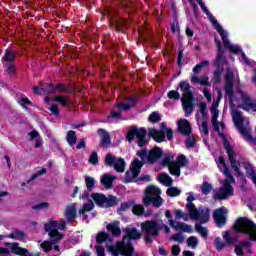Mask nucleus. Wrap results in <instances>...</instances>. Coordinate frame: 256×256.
<instances>
[{
    "label": "nucleus",
    "instance_id": "41",
    "mask_svg": "<svg viewBox=\"0 0 256 256\" xmlns=\"http://www.w3.org/2000/svg\"><path fill=\"white\" fill-rule=\"evenodd\" d=\"M223 239L225 240L226 245H233V243L237 241L236 238L231 237V233H229V231L223 233Z\"/></svg>",
    "mask_w": 256,
    "mask_h": 256
},
{
    "label": "nucleus",
    "instance_id": "8",
    "mask_svg": "<svg viewBox=\"0 0 256 256\" xmlns=\"http://www.w3.org/2000/svg\"><path fill=\"white\" fill-rule=\"evenodd\" d=\"M234 229L237 233L248 235L251 241H256V224L249 218H239L234 225Z\"/></svg>",
    "mask_w": 256,
    "mask_h": 256
},
{
    "label": "nucleus",
    "instance_id": "61",
    "mask_svg": "<svg viewBox=\"0 0 256 256\" xmlns=\"http://www.w3.org/2000/svg\"><path fill=\"white\" fill-rule=\"evenodd\" d=\"M97 256H105V248L101 245L95 246Z\"/></svg>",
    "mask_w": 256,
    "mask_h": 256
},
{
    "label": "nucleus",
    "instance_id": "14",
    "mask_svg": "<svg viewBox=\"0 0 256 256\" xmlns=\"http://www.w3.org/2000/svg\"><path fill=\"white\" fill-rule=\"evenodd\" d=\"M92 199L98 205V207H113L117 205V198L113 195H109L108 197L102 193H93Z\"/></svg>",
    "mask_w": 256,
    "mask_h": 256
},
{
    "label": "nucleus",
    "instance_id": "15",
    "mask_svg": "<svg viewBox=\"0 0 256 256\" xmlns=\"http://www.w3.org/2000/svg\"><path fill=\"white\" fill-rule=\"evenodd\" d=\"M193 205L190 206V219L193 221H199V223H207L211 219L209 214V208H199L195 207L192 209Z\"/></svg>",
    "mask_w": 256,
    "mask_h": 256
},
{
    "label": "nucleus",
    "instance_id": "21",
    "mask_svg": "<svg viewBox=\"0 0 256 256\" xmlns=\"http://www.w3.org/2000/svg\"><path fill=\"white\" fill-rule=\"evenodd\" d=\"M213 219L218 227H223L227 221V208L221 207L213 213Z\"/></svg>",
    "mask_w": 256,
    "mask_h": 256
},
{
    "label": "nucleus",
    "instance_id": "7",
    "mask_svg": "<svg viewBox=\"0 0 256 256\" xmlns=\"http://www.w3.org/2000/svg\"><path fill=\"white\" fill-rule=\"evenodd\" d=\"M141 231L145 235L146 243H151L154 237L159 235V231H161V220H147L140 224Z\"/></svg>",
    "mask_w": 256,
    "mask_h": 256
},
{
    "label": "nucleus",
    "instance_id": "28",
    "mask_svg": "<svg viewBox=\"0 0 256 256\" xmlns=\"http://www.w3.org/2000/svg\"><path fill=\"white\" fill-rule=\"evenodd\" d=\"M98 135H100L101 137L102 147H107L108 145H111V137L109 136V133L105 131V129H99Z\"/></svg>",
    "mask_w": 256,
    "mask_h": 256
},
{
    "label": "nucleus",
    "instance_id": "17",
    "mask_svg": "<svg viewBox=\"0 0 256 256\" xmlns=\"http://www.w3.org/2000/svg\"><path fill=\"white\" fill-rule=\"evenodd\" d=\"M165 217L167 219H169L168 220L169 225H170V227L175 229V231H184V233H193V227H191V225L171 219V211L170 210H167L165 212Z\"/></svg>",
    "mask_w": 256,
    "mask_h": 256
},
{
    "label": "nucleus",
    "instance_id": "54",
    "mask_svg": "<svg viewBox=\"0 0 256 256\" xmlns=\"http://www.w3.org/2000/svg\"><path fill=\"white\" fill-rule=\"evenodd\" d=\"M89 163L91 165H97V163H99V156H98L97 152H92V154L90 155V158H89Z\"/></svg>",
    "mask_w": 256,
    "mask_h": 256
},
{
    "label": "nucleus",
    "instance_id": "38",
    "mask_svg": "<svg viewBox=\"0 0 256 256\" xmlns=\"http://www.w3.org/2000/svg\"><path fill=\"white\" fill-rule=\"evenodd\" d=\"M85 185L88 191H91L92 189H95V178L91 176H85L84 177Z\"/></svg>",
    "mask_w": 256,
    "mask_h": 256
},
{
    "label": "nucleus",
    "instance_id": "44",
    "mask_svg": "<svg viewBox=\"0 0 256 256\" xmlns=\"http://www.w3.org/2000/svg\"><path fill=\"white\" fill-rule=\"evenodd\" d=\"M195 229L197 231V233H199L200 235H202V237H207L209 231L207 230V228L201 226V224H196L195 225Z\"/></svg>",
    "mask_w": 256,
    "mask_h": 256
},
{
    "label": "nucleus",
    "instance_id": "51",
    "mask_svg": "<svg viewBox=\"0 0 256 256\" xmlns=\"http://www.w3.org/2000/svg\"><path fill=\"white\" fill-rule=\"evenodd\" d=\"M148 119L151 123H157L161 121V115L158 112H153L150 114Z\"/></svg>",
    "mask_w": 256,
    "mask_h": 256
},
{
    "label": "nucleus",
    "instance_id": "39",
    "mask_svg": "<svg viewBox=\"0 0 256 256\" xmlns=\"http://www.w3.org/2000/svg\"><path fill=\"white\" fill-rule=\"evenodd\" d=\"M193 201H195V196L193 195V192H189L187 197V204H186V208L188 209V212L191 211V209H195V204H193ZM191 205H192V208H191Z\"/></svg>",
    "mask_w": 256,
    "mask_h": 256
},
{
    "label": "nucleus",
    "instance_id": "5",
    "mask_svg": "<svg viewBox=\"0 0 256 256\" xmlns=\"http://www.w3.org/2000/svg\"><path fill=\"white\" fill-rule=\"evenodd\" d=\"M216 164L220 171L223 173L224 177H226V179L220 182L222 186L215 191L214 199L225 200L228 199V197H233L235 189H233L231 183H235V178L233 177V175H231V171L225 163V158L220 156L218 160H216Z\"/></svg>",
    "mask_w": 256,
    "mask_h": 256
},
{
    "label": "nucleus",
    "instance_id": "1",
    "mask_svg": "<svg viewBox=\"0 0 256 256\" xmlns=\"http://www.w3.org/2000/svg\"><path fill=\"white\" fill-rule=\"evenodd\" d=\"M225 91L226 97H228L231 104L232 119L236 125L238 131L245 137L249 139L251 137V127H249V119L243 117L241 112H239L235 107H240L244 111H251L254 109L253 100L249 97V94L242 90H238L236 93L233 92V83H239V73L235 68H227L225 75Z\"/></svg>",
    "mask_w": 256,
    "mask_h": 256
},
{
    "label": "nucleus",
    "instance_id": "42",
    "mask_svg": "<svg viewBox=\"0 0 256 256\" xmlns=\"http://www.w3.org/2000/svg\"><path fill=\"white\" fill-rule=\"evenodd\" d=\"M166 193L169 197H177L181 195V190H179V188L170 187L167 189Z\"/></svg>",
    "mask_w": 256,
    "mask_h": 256
},
{
    "label": "nucleus",
    "instance_id": "31",
    "mask_svg": "<svg viewBox=\"0 0 256 256\" xmlns=\"http://www.w3.org/2000/svg\"><path fill=\"white\" fill-rule=\"evenodd\" d=\"M28 137L30 141L35 140V148L38 149V147H41V136H39V132L33 130L28 133Z\"/></svg>",
    "mask_w": 256,
    "mask_h": 256
},
{
    "label": "nucleus",
    "instance_id": "56",
    "mask_svg": "<svg viewBox=\"0 0 256 256\" xmlns=\"http://www.w3.org/2000/svg\"><path fill=\"white\" fill-rule=\"evenodd\" d=\"M172 241H176L177 243H183L185 241V237L183 234H174L171 236Z\"/></svg>",
    "mask_w": 256,
    "mask_h": 256
},
{
    "label": "nucleus",
    "instance_id": "19",
    "mask_svg": "<svg viewBox=\"0 0 256 256\" xmlns=\"http://www.w3.org/2000/svg\"><path fill=\"white\" fill-rule=\"evenodd\" d=\"M161 130H157L155 128H149L148 129V135L149 137H152V139H154V141H156L157 143H161L162 141L165 140V132L167 131V124L165 122H162L160 124Z\"/></svg>",
    "mask_w": 256,
    "mask_h": 256
},
{
    "label": "nucleus",
    "instance_id": "22",
    "mask_svg": "<svg viewBox=\"0 0 256 256\" xmlns=\"http://www.w3.org/2000/svg\"><path fill=\"white\" fill-rule=\"evenodd\" d=\"M64 217L68 221V223H71V221H75V217H77V204H70L66 207L64 212Z\"/></svg>",
    "mask_w": 256,
    "mask_h": 256
},
{
    "label": "nucleus",
    "instance_id": "24",
    "mask_svg": "<svg viewBox=\"0 0 256 256\" xmlns=\"http://www.w3.org/2000/svg\"><path fill=\"white\" fill-rule=\"evenodd\" d=\"M14 239L15 241H22L25 243L27 241V234L21 230H13L10 235L4 236V239Z\"/></svg>",
    "mask_w": 256,
    "mask_h": 256
},
{
    "label": "nucleus",
    "instance_id": "25",
    "mask_svg": "<svg viewBox=\"0 0 256 256\" xmlns=\"http://www.w3.org/2000/svg\"><path fill=\"white\" fill-rule=\"evenodd\" d=\"M191 82L198 83V85H202L204 87L211 86V83H209V76L207 75H203V76L192 75Z\"/></svg>",
    "mask_w": 256,
    "mask_h": 256
},
{
    "label": "nucleus",
    "instance_id": "40",
    "mask_svg": "<svg viewBox=\"0 0 256 256\" xmlns=\"http://www.w3.org/2000/svg\"><path fill=\"white\" fill-rule=\"evenodd\" d=\"M187 245L188 247H191V249H197V245H199V239L195 236H191L187 239Z\"/></svg>",
    "mask_w": 256,
    "mask_h": 256
},
{
    "label": "nucleus",
    "instance_id": "50",
    "mask_svg": "<svg viewBox=\"0 0 256 256\" xmlns=\"http://www.w3.org/2000/svg\"><path fill=\"white\" fill-rule=\"evenodd\" d=\"M117 160V158H115V156L111 155V154H107L105 157V164L108 165L109 167L115 165V161Z\"/></svg>",
    "mask_w": 256,
    "mask_h": 256
},
{
    "label": "nucleus",
    "instance_id": "27",
    "mask_svg": "<svg viewBox=\"0 0 256 256\" xmlns=\"http://www.w3.org/2000/svg\"><path fill=\"white\" fill-rule=\"evenodd\" d=\"M179 89L182 93V97H193V94L191 93V84H189V82L181 81Z\"/></svg>",
    "mask_w": 256,
    "mask_h": 256
},
{
    "label": "nucleus",
    "instance_id": "37",
    "mask_svg": "<svg viewBox=\"0 0 256 256\" xmlns=\"http://www.w3.org/2000/svg\"><path fill=\"white\" fill-rule=\"evenodd\" d=\"M251 245L250 242H241L240 244H238L235 247V253L237 256H243V249H245V247H249Z\"/></svg>",
    "mask_w": 256,
    "mask_h": 256
},
{
    "label": "nucleus",
    "instance_id": "6",
    "mask_svg": "<svg viewBox=\"0 0 256 256\" xmlns=\"http://www.w3.org/2000/svg\"><path fill=\"white\" fill-rule=\"evenodd\" d=\"M65 227H67V223L63 220L59 222L54 219H50L44 224L45 232L49 237V240L41 243V247L44 251H51V249H53V245H57V243L63 239L64 235L60 231H65Z\"/></svg>",
    "mask_w": 256,
    "mask_h": 256
},
{
    "label": "nucleus",
    "instance_id": "16",
    "mask_svg": "<svg viewBox=\"0 0 256 256\" xmlns=\"http://www.w3.org/2000/svg\"><path fill=\"white\" fill-rule=\"evenodd\" d=\"M3 239H5V235H0V241ZM10 253L21 256L29 255L27 249L19 247L18 243L9 244V248L0 247V255H9Z\"/></svg>",
    "mask_w": 256,
    "mask_h": 256
},
{
    "label": "nucleus",
    "instance_id": "63",
    "mask_svg": "<svg viewBox=\"0 0 256 256\" xmlns=\"http://www.w3.org/2000/svg\"><path fill=\"white\" fill-rule=\"evenodd\" d=\"M171 253L173 256H179V253H181V247H179V245H173Z\"/></svg>",
    "mask_w": 256,
    "mask_h": 256
},
{
    "label": "nucleus",
    "instance_id": "57",
    "mask_svg": "<svg viewBox=\"0 0 256 256\" xmlns=\"http://www.w3.org/2000/svg\"><path fill=\"white\" fill-rule=\"evenodd\" d=\"M48 206L49 204L47 202H42L40 204L34 205L32 209H34L35 211H41L43 209H47Z\"/></svg>",
    "mask_w": 256,
    "mask_h": 256
},
{
    "label": "nucleus",
    "instance_id": "46",
    "mask_svg": "<svg viewBox=\"0 0 256 256\" xmlns=\"http://www.w3.org/2000/svg\"><path fill=\"white\" fill-rule=\"evenodd\" d=\"M174 213H175L176 219H183V221H189V215L184 213L183 211L175 210Z\"/></svg>",
    "mask_w": 256,
    "mask_h": 256
},
{
    "label": "nucleus",
    "instance_id": "23",
    "mask_svg": "<svg viewBox=\"0 0 256 256\" xmlns=\"http://www.w3.org/2000/svg\"><path fill=\"white\" fill-rule=\"evenodd\" d=\"M182 107L186 113V117H189L193 113V96L182 97Z\"/></svg>",
    "mask_w": 256,
    "mask_h": 256
},
{
    "label": "nucleus",
    "instance_id": "26",
    "mask_svg": "<svg viewBox=\"0 0 256 256\" xmlns=\"http://www.w3.org/2000/svg\"><path fill=\"white\" fill-rule=\"evenodd\" d=\"M178 129L182 135H191V124L186 119L178 122Z\"/></svg>",
    "mask_w": 256,
    "mask_h": 256
},
{
    "label": "nucleus",
    "instance_id": "32",
    "mask_svg": "<svg viewBox=\"0 0 256 256\" xmlns=\"http://www.w3.org/2000/svg\"><path fill=\"white\" fill-rule=\"evenodd\" d=\"M115 171L117 173H124L125 172V160L123 158H116V161L113 165Z\"/></svg>",
    "mask_w": 256,
    "mask_h": 256
},
{
    "label": "nucleus",
    "instance_id": "59",
    "mask_svg": "<svg viewBox=\"0 0 256 256\" xmlns=\"http://www.w3.org/2000/svg\"><path fill=\"white\" fill-rule=\"evenodd\" d=\"M186 147L187 149H191L195 147V138L193 136H189L186 140Z\"/></svg>",
    "mask_w": 256,
    "mask_h": 256
},
{
    "label": "nucleus",
    "instance_id": "9",
    "mask_svg": "<svg viewBox=\"0 0 256 256\" xmlns=\"http://www.w3.org/2000/svg\"><path fill=\"white\" fill-rule=\"evenodd\" d=\"M162 165H166L169 168L171 175L179 177L181 175V167L187 165V158L181 154L177 157L176 161L173 162V156H167L163 159Z\"/></svg>",
    "mask_w": 256,
    "mask_h": 256
},
{
    "label": "nucleus",
    "instance_id": "4",
    "mask_svg": "<svg viewBox=\"0 0 256 256\" xmlns=\"http://www.w3.org/2000/svg\"><path fill=\"white\" fill-rule=\"evenodd\" d=\"M124 236L123 241L117 242L115 246H109L108 251L112 253L113 256H133V245L131 241H139L141 239L142 234L137 228L127 227L123 230Z\"/></svg>",
    "mask_w": 256,
    "mask_h": 256
},
{
    "label": "nucleus",
    "instance_id": "34",
    "mask_svg": "<svg viewBox=\"0 0 256 256\" xmlns=\"http://www.w3.org/2000/svg\"><path fill=\"white\" fill-rule=\"evenodd\" d=\"M66 141L70 147H74L77 143V134H75V131L70 130L66 134Z\"/></svg>",
    "mask_w": 256,
    "mask_h": 256
},
{
    "label": "nucleus",
    "instance_id": "33",
    "mask_svg": "<svg viewBox=\"0 0 256 256\" xmlns=\"http://www.w3.org/2000/svg\"><path fill=\"white\" fill-rule=\"evenodd\" d=\"M158 181L162 185H165V187H171V185H173V179H171L168 174H160L158 176Z\"/></svg>",
    "mask_w": 256,
    "mask_h": 256
},
{
    "label": "nucleus",
    "instance_id": "11",
    "mask_svg": "<svg viewBox=\"0 0 256 256\" xmlns=\"http://www.w3.org/2000/svg\"><path fill=\"white\" fill-rule=\"evenodd\" d=\"M196 121L201 133L209 135V127L207 126L209 116L207 115V104L205 102H202L199 105V111L196 114Z\"/></svg>",
    "mask_w": 256,
    "mask_h": 256
},
{
    "label": "nucleus",
    "instance_id": "18",
    "mask_svg": "<svg viewBox=\"0 0 256 256\" xmlns=\"http://www.w3.org/2000/svg\"><path fill=\"white\" fill-rule=\"evenodd\" d=\"M219 101L213 102L210 108V113L212 115V127L218 132L221 133L225 129V125L217 121L219 119Z\"/></svg>",
    "mask_w": 256,
    "mask_h": 256
},
{
    "label": "nucleus",
    "instance_id": "12",
    "mask_svg": "<svg viewBox=\"0 0 256 256\" xmlns=\"http://www.w3.org/2000/svg\"><path fill=\"white\" fill-rule=\"evenodd\" d=\"M137 103V98L131 96L126 103H116V106L112 109L108 119L110 123L113 122V119H119L121 117V111H129L131 107H134Z\"/></svg>",
    "mask_w": 256,
    "mask_h": 256
},
{
    "label": "nucleus",
    "instance_id": "53",
    "mask_svg": "<svg viewBox=\"0 0 256 256\" xmlns=\"http://www.w3.org/2000/svg\"><path fill=\"white\" fill-rule=\"evenodd\" d=\"M215 245H216L217 251H221L222 249H225L227 244L226 242L221 241V238L218 237L215 239Z\"/></svg>",
    "mask_w": 256,
    "mask_h": 256
},
{
    "label": "nucleus",
    "instance_id": "48",
    "mask_svg": "<svg viewBox=\"0 0 256 256\" xmlns=\"http://www.w3.org/2000/svg\"><path fill=\"white\" fill-rule=\"evenodd\" d=\"M213 190V186H211V184L204 182L202 184V188L201 191L204 195H209V193H211V191Z\"/></svg>",
    "mask_w": 256,
    "mask_h": 256
},
{
    "label": "nucleus",
    "instance_id": "43",
    "mask_svg": "<svg viewBox=\"0 0 256 256\" xmlns=\"http://www.w3.org/2000/svg\"><path fill=\"white\" fill-rule=\"evenodd\" d=\"M3 59L4 61H8V63H12V61H15V53L11 50H6Z\"/></svg>",
    "mask_w": 256,
    "mask_h": 256
},
{
    "label": "nucleus",
    "instance_id": "49",
    "mask_svg": "<svg viewBox=\"0 0 256 256\" xmlns=\"http://www.w3.org/2000/svg\"><path fill=\"white\" fill-rule=\"evenodd\" d=\"M221 75H223V68H217L214 71V83H220L221 82Z\"/></svg>",
    "mask_w": 256,
    "mask_h": 256
},
{
    "label": "nucleus",
    "instance_id": "20",
    "mask_svg": "<svg viewBox=\"0 0 256 256\" xmlns=\"http://www.w3.org/2000/svg\"><path fill=\"white\" fill-rule=\"evenodd\" d=\"M215 45L218 49L215 66L220 69H223V65H225V63H227V58L225 57V54L223 53V46H221V40H219L218 38H215Z\"/></svg>",
    "mask_w": 256,
    "mask_h": 256
},
{
    "label": "nucleus",
    "instance_id": "13",
    "mask_svg": "<svg viewBox=\"0 0 256 256\" xmlns=\"http://www.w3.org/2000/svg\"><path fill=\"white\" fill-rule=\"evenodd\" d=\"M135 137L137 138L139 147L147 145V130L145 128H131L127 133L126 139L131 142Z\"/></svg>",
    "mask_w": 256,
    "mask_h": 256
},
{
    "label": "nucleus",
    "instance_id": "3",
    "mask_svg": "<svg viewBox=\"0 0 256 256\" xmlns=\"http://www.w3.org/2000/svg\"><path fill=\"white\" fill-rule=\"evenodd\" d=\"M137 155L142 161H139V159H134V161L131 163L130 170L125 173V183H133V181H138L137 177H139V173H141L143 163H145V161L155 163V161L160 159V157L163 155V152L161 151V148H154L149 152L147 150H141L137 153Z\"/></svg>",
    "mask_w": 256,
    "mask_h": 256
},
{
    "label": "nucleus",
    "instance_id": "62",
    "mask_svg": "<svg viewBox=\"0 0 256 256\" xmlns=\"http://www.w3.org/2000/svg\"><path fill=\"white\" fill-rule=\"evenodd\" d=\"M18 103L21 105V107H24V109H27L26 105H31V101H29L27 98H20Z\"/></svg>",
    "mask_w": 256,
    "mask_h": 256
},
{
    "label": "nucleus",
    "instance_id": "35",
    "mask_svg": "<svg viewBox=\"0 0 256 256\" xmlns=\"http://www.w3.org/2000/svg\"><path fill=\"white\" fill-rule=\"evenodd\" d=\"M132 212L134 215H137L138 217H141L143 213H145V208L141 204H135L132 205Z\"/></svg>",
    "mask_w": 256,
    "mask_h": 256
},
{
    "label": "nucleus",
    "instance_id": "45",
    "mask_svg": "<svg viewBox=\"0 0 256 256\" xmlns=\"http://www.w3.org/2000/svg\"><path fill=\"white\" fill-rule=\"evenodd\" d=\"M54 101H57V103H61V105L65 107L69 103V98L66 96H54Z\"/></svg>",
    "mask_w": 256,
    "mask_h": 256
},
{
    "label": "nucleus",
    "instance_id": "60",
    "mask_svg": "<svg viewBox=\"0 0 256 256\" xmlns=\"http://www.w3.org/2000/svg\"><path fill=\"white\" fill-rule=\"evenodd\" d=\"M49 110L51 111L52 115H55V117L59 116V107L57 106V104H52L49 107Z\"/></svg>",
    "mask_w": 256,
    "mask_h": 256
},
{
    "label": "nucleus",
    "instance_id": "36",
    "mask_svg": "<svg viewBox=\"0 0 256 256\" xmlns=\"http://www.w3.org/2000/svg\"><path fill=\"white\" fill-rule=\"evenodd\" d=\"M94 207L95 204L93 203V200H88V202L83 205V208L79 210V214L85 215L86 211H93Z\"/></svg>",
    "mask_w": 256,
    "mask_h": 256
},
{
    "label": "nucleus",
    "instance_id": "10",
    "mask_svg": "<svg viewBox=\"0 0 256 256\" xmlns=\"http://www.w3.org/2000/svg\"><path fill=\"white\" fill-rule=\"evenodd\" d=\"M145 207H149L152 203L153 207H161L163 205V198H161V189L156 186H148L143 198Z\"/></svg>",
    "mask_w": 256,
    "mask_h": 256
},
{
    "label": "nucleus",
    "instance_id": "52",
    "mask_svg": "<svg viewBox=\"0 0 256 256\" xmlns=\"http://www.w3.org/2000/svg\"><path fill=\"white\" fill-rule=\"evenodd\" d=\"M168 99L179 101V99H181V94H179L176 90H171L168 92Z\"/></svg>",
    "mask_w": 256,
    "mask_h": 256
},
{
    "label": "nucleus",
    "instance_id": "58",
    "mask_svg": "<svg viewBox=\"0 0 256 256\" xmlns=\"http://www.w3.org/2000/svg\"><path fill=\"white\" fill-rule=\"evenodd\" d=\"M42 89H43L44 93H56V88L52 84H48V85L44 86V88H42Z\"/></svg>",
    "mask_w": 256,
    "mask_h": 256
},
{
    "label": "nucleus",
    "instance_id": "47",
    "mask_svg": "<svg viewBox=\"0 0 256 256\" xmlns=\"http://www.w3.org/2000/svg\"><path fill=\"white\" fill-rule=\"evenodd\" d=\"M109 239V236L107 235L106 232H100L96 236V241L97 243H105Z\"/></svg>",
    "mask_w": 256,
    "mask_h": 256
},
{
    "label": "nucleus",
    "instance_id": "29",
    "mask_svg": "<svg viewBox=\"0 0 256 256\" xmlns=\"http://www.w3.org/2000/svg\"><path fill=\"white\" fill-rule=\"evenodd\" d=\"M100 181L106 189H111V187H113V182L115 181V176L109 175V174H104L101 177Z\"/></svg>",
    "mask_w": 256,
    "mask_h": 256
},
{
    "label": "nucleus",
    "instance_id": "2",
    "mask_svg": "<svg viewBox=\"0 0 256 256\" xmlns=\"http://www.w3.org/2000/svg\"><path fill=\"white\" fill-rule=\"evenodd\" d=\"M189 3H191L192 7H194V9H196V5L195 3H193V0H188ZM198 5H200L203 13H205V15H207L209 21L212 23L214 29H216V31H218L219 35L222 38V41L224 43V49H227L228 51H230V53H235L236 55H239L240 53V62L243 63V65H247V67H251L254 70V76L252 77V81L253 83H255L256 85V62L253 60H249V58H247V56L245 55V52H243V50H241V47H239V45L237 44H232L229 41V32L226 31L225 29H223V26H221V24H219V22L217 21V18H215V16H213V14H211V12H209V9L207 8V6H205V3H203V0H196Z\"/></svg>",
    "mask_w": 256,
    "mask_h": 256
},
{
    "label": "nucleus",
    "instance_id": "55",
    "mask_svg": "<svg viewBox=\"0 0 256 256\" xmlns=\"http://www.w3.org/2000/svg\"><path fill=\"white\" fill-rule=\"evenodd\" d=\"M114 25H115L117 31H121V29H123V27H125V25H127V21L124 19H120V20L116 21Z\"/></svg>",
    "mask_w": 256,
    "mask_h": 256
},
{
    "label": "nucleus",
    "instance_id": "30",
    "mask_svg": "<svg viewBox=\"0 0 256 256\" xmlns=\"http://www.w3.org/2000/svg\"><path fill=\"white\" fill-rule=\"evenodd\" d=\"M108 231H111L114 237H119L121 235V228L119 227V221H115L107 225Z\"/></svg>",
    "mask_w": 256,
    "mask_h": 256
},
{
    "label": "nucleus",
    "instance_id": "64",
    "mask_svg": "<svg viewBox=\"0 0 256 256\" xmlns=\"http://www.w3.org/2000/svg\"><path fill=\"white\" fill-rule=\"evenodd\" d=\"M132 207H133V202L122 203L120 206V211H127V209H132Z\"/></svg>",
    "mask_w": 256,
    "mask_h": 256
}]
</instances>
